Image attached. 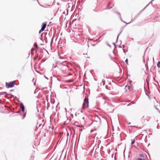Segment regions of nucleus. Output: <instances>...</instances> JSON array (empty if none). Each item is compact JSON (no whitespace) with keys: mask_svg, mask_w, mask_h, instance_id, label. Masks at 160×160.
I'll return each instance as SVG.
<instances>
[{"mask_svg":"<svg viewBox=\"0 0 160 160\" xmlns=\"http://www.w3.org/2000/svg\"><path fill=\"white\" fill-rule=\"evenodd\" d=\"M89 102L88 99L86 98H85L84 100V102L82 105V108L83 109H86L89 106Z\"/></svg>","mask_w":160,"mask_h":160,"instance_id":"nucleus-1","label":"nucleus"},{"mask_svg":"<svg viewBox=\"0 0 160 160\" xmlns=\"http://www.w3.org/2000/svg\"><path fill=\"white\" fill-rule=\"evenodd\" d=\"M15 85V82L12 81L9 83L6 82V87L8 88H9L13 87Z\"/></svg>","mask_w":160,"mask_h":160,"instance_id":"nucleus-2","label":"nucleus"},{"mask_svg":"<svg viewBox=\"0 0 160 160\" xmlns=\"http://www.w3.org/2000/svg\"><path fill=\"white\" fill-rule=\"evenodd\" d=\"M131 81H130L129 82V83L128 84V85H126L125 88V90L126 91H131V87L132 85L131 84Z\"/></svg>","mask_w":160,"mask_h":160,"instance_id":"nucleus-3","label":"nucleus"},{"mask_svg":"<svg viewBox=\"0 0 160 160\" xmlns=\"http://www.w3.org/2000/svg\"><path fill=\"white\" fill-rule=\"evenodd\" d=\"M46 23L45 22L43 23L42 24V28L39 31V33H40L41 32L43 31L44 30L45 28L46 27Z\"/></svg>","mask_w":160,"mask_h":160,"instance_id":"nucleus-4","label":"nucleus"},{"mask_svg":"<svg viewBox=\"0 0 160 160\" xmlns=\"http://www.w3.org/2000/svg\"><path fill=\"white\" fill-rule=\"evenodd\" d=\"M113 5L112 4V3L111 2H110L108 4L107 6V9H110V8H112V6H113Z\"/></svg>","mask_w":160,"mask_h":160,"instance_id":"nucleus-5","label":"nucleus"},{"mask_svg":"<svg viewBox=\"0 0 160 160\" xmlns=\"http://www.w3.org/2000/svg\"><path fill=\"white\" fill-rule=\"evenodd\" d=\"M20 108L23 112L24 111V106L23 104H21L20 105Z\"/></svg>","mask_w":160,"mask_h":160,"instance_id":"nucleus-6","label":"nucleus"},{"mask_svg":"<svg viewBox=\"0 0 160 160\" xmlns=\"http://www.w3.org/2000/svg\"><path fill=\"white\" fill-rule=\"evenodd\" d=\"M95 118L96 119V120H95V121H96V122H98V121L100 122V119L99 118V117L97 116H96L95 117Z\"/></svg>","mask_w":160,"mask_h":160,"instance_id":"nucleus-7","label":"nucleus"},{"mask_svg":"<svg viewBox=\"0 0 160 160\" xmlns=\"http://www.w3.org/2000/svg\"><path fill=\"white\" fill-rule=\"evenodd\" d=\"M118 13V14H119V15H120V18L121 20H122L123 22H124V23H126V22H125L123 21H122V19L121 17V16L120 14L119 13ZM132 22V21H131V22H129V23H127V24H129V23H130Z\"/></svg>","mask_w":160,"mask_h":160,"instance_id":"nucleus-8","label":"nucleus"},{"mask_svg":"<svg viewBox=\"0 0 160 160\" xmlns=\"http://www.w3.org/2000/svg\"><path fill=\"white\" fill-rule=\"evenodd\" d=\"M6 94V92H4L3 93V94H4L5 95L7 96L8 97H9V96H10V94Z\"/></svg>","mask_w":160,"mask_h":160,"instance_id":"nucleus-9","label":"nucleus"},{"mask_svg":"<svg viewBox=\"0 0 160 160\" xmlns=\"http://www.w3.org/2000/svg\"><path fill=\"white\" fill-rule=\"evenodd\" d=\"M135 142V140L134 139H133L132 142H131V144L132 145L133 144L134 142Z\"/></svg>","mask_w":160,"mask_h":160,"instance_id":"nucleus-10","label":"nucleus"},{"mask_svg":"<svg viewBox=\"0 0 160 160\" xmlns=\"http://www.w3.org/2000/svg\"><path fill=\"white\" fill-rule=\"evenodd\" d=\"M160 66V62L159 61L158 63V64H157V66L158 67H159Z\"/></svg>","mask_w":160,"mask_h":160,"instance_id":"nucleus-11","label":"nucleus"},{"mask_svg":"<svg viewBox=\"0 0 160 160\" xmlns=\"http://www.w3.org/2000/svg\"><path fill=\"white\" fill-rule=\"evenodd\" d=\"M137 160H145L144 159H142L141 158H139Z\"/></svg>","mask_w":160,"mask_h":160,"instance_id":"nucleus-12","label":"nucleus"},{"mask_svg":"<svg viewBox=\"0 0 160 160\" xmlns=\"http://www.w3.org/2000/svg\"><path fill=\"white\" fill-rule=\"evenodd\" d=\"M128 59H127L126 60H125V62L127 63V64L128 65Z\"/></svg>","mask_w":160,"mask_h":160,"instance_id":"nucleus-13","label":"nucleus"},{"mask_svg":"<svg viewBox=\"0 0 160 160\" xmlns=\"http://www.w3.org/2000/svg\"><path fill=\"white\" fill-rule=\"evenodd\" d=\"M121 32H120L119 34L118 35V36H117V41L118 40V37H119V36L120 35V34H121Z\"/></svg>","mask_w":160,"mask_h":160,"instance_id":"nucleus-14","label":"nucleus"},{"mask_svg":"<svg viewBox=\"0 0 160 160\" xmlns=\"http://www.w3.org/2000/svg\"><path fill=\"white\" fill-rule=\"evenodd\" d=\"M64 67L66 69L67 68H68V67L67 66H66V65H65V66H64Z\"/></svg>","mask_w":160,"mask_h":160,"instance_id":"nucleus-15","label":"nucleus"},{"mask_svg":"<svg viewBox=\"0 0 160 160\" xmlns=\"http://www.w3.org/2000/svg\"><path fill=\"white\" fill-rule=\"evenodd\" d=\"M34 45H35V47L38 48V45L36 43H34Z\"/></svg>","mask_w":160,"mask_h":160,"instance_id":"nucleus-16","label":"nucleus"},{"mask_svg":"<svg viewBox=\"0 0 160 160\" xmlns=\"http://www.w3.org/2000/svg\"><path fill=\"white\" fill-rule=\"evenodd\" d=\"M96 129H94V130H92V131H91V132H93L94 131H96Z\"/></svg>","mask_w":160,"mask_h":160,"instance_id":"nucleus-17","label":"nucleus"},{"mask_svg":"<svg viewBox=\"0 0 160 160\" xmlns=\"http://www.w3.org/2000/svg\"><path fill=\"white\" fill-rule=\"evenodd\" d=\"M148 5H147L142 10H144L145 8L148 6Z\"/></svg>","mask_w":160,"mask_h":160,"instance_id":"nucleus-18","label":"nucleus"},{"mask_svg":"<svg viewBox=\"0 0 160 160\" xmlns=\"http://www.w3.org/2000/svg\"><path fill=\"white\" fill-rule=\"evenodd\" d=\"M25 117V114H24V115H23V118H24V117Z\"/></svg>","mask_w":160,"mask_h":160,"instance_id":"nucleus-19","label":"nucleus"},{"mask_svg":"<svg viewBox=\"0 0 160 160\" xmlns=\"http://www.w3.org/2000/svg\"><path fill=\"white\" fill-rule=\"evenodd\" d=\"M123 51L124 52H125V50H124V49H123Z\"/></svg>","mask_w":160,"mask_h":160,"instance_id":"nucleus-20","label":"nucleus"},{"mask_svg":"<svg viewBox=\"0 0 160 160\" xmlns=\"http://www.w3.org/2000/svg\"><path fill=\"white\" fill-rule=\"evenodd\" d=\"M134 127L135 128H138L137 127H136V126H134Z\"/></svg>","mask_w":160,"mask_h":160,"instance_id":"nucleus-21","label":"nucleus"},{"mask_svg":"<svg viewBox=\"0 0 160 160\" xmlns=\"http://www.w3.org/2000/svg\"><path fill=\"white\" fill-rule=\"evenodd\" d=\"M118 47H119V48H121V47H121V46H119Z\"/></svg>","mask_w":160,"mask_h":160,"instance_id":"nucleus-22","label":"nucleus"},{"mask_svg":"<svg viewBox=\"0 0 160 160\" xmlns=\"http://www.w3.org/2000/svg\"><path fill=\"white\" fill-rule=\"evenodd\" d=\"M59 58H60V59H63L62 58H61V57H59Z\"/></svg>","mask_w":160,"mask_h":160,"instance_id":"nucleus-23","label":"nucleus"},{"mask_svg":"<svg viewBox=\"0 0 160 160\" xmlns=\"http://www.w3.org/2000/svg\"><path fill=\"white\" fill-rule=\"evenodd\" d=\"M45 78H47V79H48V78H46L45 76Z\"/></svg>","mask_w":160,"mask_h":160,"instance_id":"nucleus-24","label":"nucleus"},{"mask_svg":"<svg viewBox=\"0 0 160 160\" xmlns=\"http://www.w3.org/2000/svg\"><path fill=\"white\" fill-rule=\"evenodd\" d=\"M81 112H82V110H81Z\"/></svg>","mask_w":160,"mask_h":160,"instance_id":"nucleus-25","label":"nucleus"},{"mask_svg":"<svg viewBox=\"0 0 160 160\" xmlns=\"http://www.w3.org/2000/svg\"><path fill=\"white\" fill-rule=\"evenodd\" d=\"M154 0H152V1H153Z\"/></svg>","mask_w":160,"mask_h":160,"instance_id":"nucleus-26","label":"nucleus"}]
</instances>
